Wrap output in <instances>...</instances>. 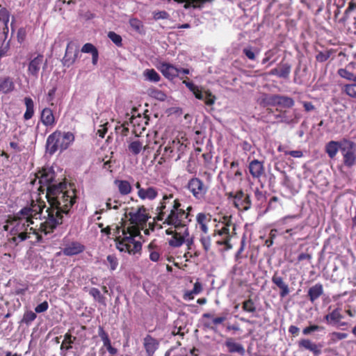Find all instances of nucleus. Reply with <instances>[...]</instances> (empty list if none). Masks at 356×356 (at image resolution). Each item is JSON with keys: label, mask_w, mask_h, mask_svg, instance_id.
Instances as JSON below:
<instances>
[{"label": "nucleus", "mask_w": 356, "mask_h": 356, "mask_svg": "<svg viewBox=\"0 0 356 356\" xmlns=\"http://www.w3.org/2000/svg\"><path fill=\"white\" fill-rule=\"evenodd\" d=\"M341 143L337 141L331 140L328 142L325 145V152L327 154L328 156L330 159H334L339 149L341 150V147H342Z\"/></svg>", "instance_id": "obj_35"}, {"label": "nucleus", "mask_w": 356, "mask_h": 356, "mask_svg": "<svg viewBox=\"0 0 356 356\" xmlns=\"http://www.w3.org/2000/svg\"><path fill=\"white\" fill-rule=\"evenodd\" d=\"M204 324L206 327L213 328L217 325L222 323V316L214 317L213 314L205 313L202 315Z\"/></svg>", "instance_id": "obj_34"}, {"label": "nucleus", "mask_w": 356, "mask_h": 356, "mask_svg": "<svg viewBox=\"0 0 356 356\" xmlns=\"http://www.w3.org/2000/svg\"><path fill=\"white\" fill-rule=\"evenodd\" d=\"M165 232L168 235H172L169 241V245L172 247L181 246L184 242L185 237L189 235L188 227L180 228L179 229L170 227L166 229Z\"/></svg>", "instance_id": "obj_19"}, {"label": "nucleus", "mask_w": 356, "mask_h": 356, "mask_svg": "<svg viewBox=\"0 0 356 356\" xmlns=\"http://www.w3.org/2000/svg\"><path fill=\"white\" fill-rule=\"evenodd\" d=\"M108 38L118 47L122 46V37L113 31H109L108 33Z\"/></svg>", "instance_id": "obj_54"}, {"label": "nucleus", "mask_w": 356, "mask_h": 356, "mask_svg": "<svg viewBox=\"0 0 356 356\" xmlns=\"http://www.w3.org/2000/svg\"><path fill=\"white\" fill-rule=\"evenodd\" d=\"M28 290V285L19 284L15 287L13 293L15 295H24Z\"/></svg>", "instance_id": "obj_60"}, {"label": "nucleus", "mask_w": 356, "mask_h": 356, "mask_svg": "<svg viewBox=\"0 0 356 356\" xmlns=\"http://www.w3.org/2000/svg\"><path fill=\"white\" fill-rule=\"evenodd\" d=\"M56 174L51 168H42V170L38 171L35 174V179L32 182L33 184L38 179V191L40 193H48V189L53 187L57 186L58 184L55 181Z\"/></svg>", "instance_id": "obj_7"}, {"label": "nucleus", "mask_w": 356, "mask_h": 356, "mask_svg": "<svg viewBox=\"0 0 356 356\" xmlns=\"http://www.w3.org/2000/svg\"><path fill=\"white\" fill-rule=\"evenodd\" d=\"M10 20V12L8 10L2 7L0 4V22L2 23V33L4 35V39L6 40L8 37L9 28H8V22Z\"/></svg>", "instance_id": "obj_29"}, {"label": "nucleus", "mask_w": 356, "mask_h": 356, "mask_svg": "<svg viewBox=\"0 0 356 356\" xmlns=\"http://www.w3.org/2000/svg\"><path fill=\"white\" fill-rule=\"evenodd\" d=\"M173 197L172 193L164 194L163 195L162 199L155 209L156 216L154 218L155 221H161L164 224L169 213H171V211L173 209H176L177 206H181L179 200L177 198L173 199Z\"/></svg>", "instance_id": "obj_4"}, {"label": "nucleus", "mask_w": 356, "mask_h": 356, "mask_svg": "<svg viewBox=\"0 0 356 356\" xmlns=\"http://www.w3.org/2000/svg\"><path fill=\"white\" fill-rule=\"evenodd\" d=\"M128 148L133 154L137 155L143 148V143L139 140H135L129 145Z\"/></svg>", "instance_id": "obj_51"}, {"label": "nucleus", "mask_w": 356, "mask_h": 356, "mask_svg": "<svg viewBox=\"0 0 356 356\" xmlns=\"http://www.w3.org/2000/svg\"><path fill=\"white\" fill-rule=\"evenodd\" d=\"M113 236L115 238L116 248L119 251L135 254L141 250V243L135 240L136 236H140V232L138 229L135 228L131 231L128 226V222L127 220H122L120 222V225L116 226L115 229L113 231Z\"/></svg>", "instance_id": "obj_2"}, {"label": "nucleus", "mask_w": 356, "mask_h": 356, "mask_svg": "<svg viewBox=\"0 0 356 356\" xmlns=\"http://www.w3.org/2000/svg\"><path fill=\"white\" fill-rule=\"evenodd\" d=\"M159 70L162 73V74L167 78L168 79L172 80L177 76H178L181 70L175 67V65L168 63H161L159 67Z\"/></svg>", "instance_id": "obj_23"}, {"label": "nucleus", "mask_w": 356, "mask_h": 356, "mask_svg": "<svg viewBox=\"0 0 356 356\" xmlns=\"http://www.w3.org/2000/svg\"><path fill=\"white\" fill-rule=\"evenodd\" d=\"M37 316L35 312L33 311H27L24 313L23 316V322L26 324H29L32 321H33L36 318Z\"/></svg>", "instance_id": "obj_56"}, {"label": "nucleus", "mask_w": 356, "mask_h": 356, "mask_svg": "<svg viewBox=\"0 0 356 356\" xmlns=\"http://www.w3.org/2000/svg\"><path fill=\"white\" fill-rule=\"evenodd\" d=\"M79 54V45L73 41L67 43L65 55L62 59V63L64 66L70 67L72 65Z\"/></svg>", "instance_id": "obj_20"}, {"label": "nucleus", "mask_w": 356, "mask_h": 356, "mask_svg": "<svg viewBox=\"0 0 356 356\" xmlns=\"http://www.w3.org/2000/svg\"><path fill=\"white\" fill-rule=\"evenodd\" d=\"M159 346V341L150 334H147L143 339V347L147 356H153Z\"/></svg>", "instance_id": "obj_24"}, {"label": "nucleus", "mask_w": 356, "mask_h": 356, "mask_svg": "<svg viewBox=\"0 0 356 356\" xmlns=\"http://www.w3.org/2000/svg\"><path fill=\"white\" fill-rule=\"evenodd\" d=\"M74 139V134L71 131L56 130L47 138L46 152L53 155L58 150L65 151L72 145Z\"/></svg>", "instance_id": "obj_3"}, {"label": "nucleus", "mask_w": 356, "mask_h": 356, "mask_svg": "<svg viewBox=\"0 0 356 356\" xmlns=\"http://www.w3.org/2000/svg\"><path fill=\"white\" fill-rule=\"evenodd\" d=\"M188 151V147L179 140H173L169 142L164 147L163 156L167 159H175V161L181 159Z\"/></svg>", "instance_id": "obj_10"}, {"label": "nucleus", "mask_w": 356, "mask_h": 356, "mask_svg": "<svg viewBox=\"0 0 356 356\" xmlns=\"http://www.w3.org/2000/svg\"><path fill=\"white\" fill-rule=\"evenodd\" d=\"M106 261L109 265V269L111 271L115 270L118 266V259L115 254H109L106 257Z\"/></svg>", "instance_id": "obj_53"}, {"label": "nucleus", "mask_w": 356, "mask_h": 356, "mask_svg": "<svg viewBox=\"0 0 356 356\" xmlns=\"http://www.w3.org/2000/svg\"><path fill=\"white\" fill-rule=\"evenodd\" d=\"M330 57V53L328 51H319L316 56V60L318 62L323 63Z\"/></svg>", "instance_id": "obj_58"}, {"label": "nucleus", "mask_w": 356, "mask_h": 356, "mask_svg": "<svg viewBox=\"0 0 356 356\" xmlns=\"http://www.w3.org/2000/svg\"><path fill=\"white\" fill-rule=\"evenodd\" d=\"M240 243H241V246H240L239 249L238 250V251L236 252V255H235L236 260H238L241 258V254L243 252V251L244 250V248H245V238H244L241 239Z\"/></svg>", "instance_id": "obj_63"}, {"label": "nucleus", "mask_w": 356, "mask_h": 356, "mask_svg": "<svg viewBox=\"0 0 356 356\" xmlns=\"http://www.w3.org/2000/svg\"><path fill=\"white\" fill-rule=\"evenodd\" d=\"M127 216L129 217V220L127 221L131 231L135 228L138 229L140 233V230L145 228L147 220L150 218L148 210L143 205L136 209H131Z\"/></svg>", "instance_id": "obj_6"}, {"label": "nucleus", "mask_w": 356, "mask_h": 356, "mask_svg": "<svg viewBox=\"0 0 356 356\" xmlns=\"http://www.w3.org/2000/svg\"><path fill=\"white\" fill-rule=\"evenodd\" d=\"M229 202L232 204L236 208L241 211H247L251 207L250 197L245 194L242 190L236 192H226Z\"/></svg>", "instance_id": "obj_11"}, {"label": "nucleus", "mask_w": 356, "mask_h": 356, "mask_svg": "<svg viewBox=\"0 0 356 356\" xmlns=\"http://www.w3.org/2000/svg\"><path fill=\"white\" fill-rule=\"evenodd\" d=\"M15 83L13 79L8 76H0V93L9 94L15 90Z\"/></svg>", "instance_id": "obj_28"}, {"label": "nucleus", "mask_w": 356, "mask_h": 356, "mask_svg": "<svg viewBox=\"0 0 356 356\" xmlns=\"http://www.w3.org/2000/svg\"><path fill=\"white\" fill-rule=\"evenodd\" d=\"M208 216L204 213H199L197 215V221L198 224L200 225L201 230L207 233V227L206 225V222L208 220Z\"/></svg>", "instance_id": "obj_50"}, {"label": "nucleus", "mask_w": 356, "mask_h": 356, "mask_svg": "<svg viewBox=\"0 0 356 356\" xmlns=\"http://www.w3.org/2000/svg\"><path fill=\"white\" fill-rule=\"evenodd\" d=\"M341 309L337 308L334 309L332 312L325 316L324 318L328 323H337L342 318L343 316L341 314Z\"/></svg>", "instance_id": "obj_39"}, {"label": "nucleus", "mask_w": 356, "mask_h": 356, "mask_svg": "<svg viewBox=\"0 0 356 356\" xmlns=\"http://www.w3.org/2000/svg\"><path fill=\"white\" fill-rule=\"evenodd\" d=\"M49 308V304L47 301H44L42 303L37 305L35 308V313H42L46 312Z\"/></svg>", "instance_id": "obj_61"}, {"label": "nucleus", "mask_w": 356, "mask_h": 356, "mask_svg": "<svg viewBox=\"0 0 356 356\" xmlns=\"http://www.w3.org/2000/svg\"><path fill=\"white\" fill-rule=\"evenodd\" d=\"M341 152L343 154V164L352 167L356 163V144L349 140H343Z\"/></svg>", "instance_id": "obj_14"}, {"label": "nucleus", "mask_w": 356, "mask_h": 356, "mask_svg": "<svg viewBox=\"0 0 356 356\" xmlns=\"http://www.w3.org/2000/svg\"><path fill=\"white\" fill-rule=\"evenodd\" d=\"M45 207L44 202L35 203L32 201L30 206L25 207L19 211V215L29 217V220H33V218H40V215Z\"/></svg>", "instance_id": "obj_18"}, {"label": "nucleus", "mask_w": 356, "mask_h": 356, "mask_svg": "<svg viewBox=\"0 0 356 356\" xmlns=\"http://www.w3.org/2000/svg\"><path fill=\"white\" fill-rule=\"evenodd\" d=\"M147 250L149 252V259L154 262L158 261L160 258V248H158L154 241L149 243Z\"/></svg>", "instance_id": "obj_40"}, {"label": "nucleus", "mask_w": 356, "mask_h": 356, "mask_svg": "<svg viewBox=\"0 0 356 356\" xmlns=\"http://www.w3.org/2000/svg\"><path fill=\"white\" fill-rule=\"evenodd\" d=\"M242 309L248 313H254L257 310L256 305L253 300L250 298L245 300L242 303Z\"/></svg>", "instance_id": "obj_46"}, {"label": "nucleus", "mask_w": 356, "mask_h": 356, "mask_svg": "<svg viewBox=\"0 0 356 356\" xmlns=\"http://www.w3.org/2000/svg\"><path fill=\"white\" fill-rule=\"evenodd\" d=\"M24 103L26 106V111L23 115L24 120L31 119L35 114V104L34 102L30 97H25L24 98Z\"/></svg>", "instance_id": "obj_33"}, {"label": "nucleus", "mask_w": 356, "mask_h": 356, "mask_svg": "<svg viewBox=\"0 0 356 356\" xmlns=\"http://www.w3.org/2000/svg\"><path fill=\"white\" fill-rule=\"evenodd\" d=\"M144 75L149 81L159 82L161 79L160 75L154 69H147L144 72Z\"/></svg>", "instance_id": "obj_47"}, {"label": "nucleus", "mask_w": 356, "mask_h": 356, "mask_svg": "<svg viewBox=\"0 0 356 356\" xmlns=\"http://www.w3.org/2000/svg\"><path fill=\"white\" fill-rule=\"evenodd\" d=\"M130 26L136 33L143 34L145 33L144 25L141 20L138 18H131L129 21Z\"/></svg>", "instance_id": "obj_43"}, {"label": "nucleus", "mask_w": 356, "mask_h": 356, "mask_svg": "<svg viewBox=\"0 0 356 356\" xmlns=\"http://www.w3.org/2000/svg\"><path fill=\"white\" fill-rule=\"evenodd\" d=\"M332 336L333 337V339L342 340L348 337V334L345 332H334L332 333Z\"/></svg>", "instance_id": "obj_64"}, {"label": "nucleus", "mask_w": 356, "mask_h": 356, "mask_svg": "<svg viewBox=\"0 0 356 356\" xmlns=\"http://www.w3.org/2000/svg\"><path fill=\"white\" fill-rule=\"evenodd\" d=\"M225 345L230 353H238L241 356L245 355V350L243 346L237 343L232 338H228L225 341Z\"/></svg>", "instance_id": "obj_30"}, {"label": "nucleus", "mask_w": 356, "mask_h": 356, "mask_svg": "<svg viewBox=\"0 0 356 356\" xmlns=\"http://www.w3.org/2000/svg\"><path fill=\"white\" fill-rule=\"evenodd\" d=\"M170 15L165 10H159L153 12V18L157 21L159 19H169Z\"/></svg>", "instance_id": "obj_55"}, {"label": "nucleus", "mask_w": 356, "mask_h": 356, "mask_svg": "<svg viewBox=\"0 0 356 356\" xmlns=\"http://www.w3.org/2000/svg\"><path fill=\"white\" fill-rule=\"evenodd\" d=\"M284 154L290 155L294 158H301L303 156V153L300 150L286 151Z\"/></svg>", "instance_id": "obj_62"}, {"label": "nucleus", "mask_w": 356, "mask_h": 356, "mask_svg": "<svg viewBox=\"0 0 356 356\" xmlns=\"http://www.w3.org/2000/svg\"><path fill=\"white\" fill-rule=\"evenodd\" d=\"M183 83L187 86L197 99L203 100L207 106H211L214 103L216 97L210 92L202 90L191 81H184Z\"/></svg>", "instance_id": "obj_15"}, {"label": "nucleus", "mask_w": 356, "mask_h": 356, "mask_svg": "<svg viewBox=\"0 0 356 356\" xmlns=\"http://www.w3.org/2000/svg\"><path fill=\"white\" fill-rule=\"evenodd\" d=\"M264 106H280L282 108H291L295 102L293 98L281 95H266L261 100Z\"/></svg>", "instance_id": "obj_8"}, {"label": "nucleus", "mask_w": 356, "mask_h": 356, "mask_svg": "<svg viewBox=\"0 0 356 356\" xmlns=\"http://www.w3.org/2000/svg\"><path fill=\"white\" fill-rule=\"evenodd\" d=\"M114 184L118 187L120 193L122 195H127L132 191L130 183L127 180L115 179Z\"/></svg>", "instance_id": "obj_38"}, {"label": "nucleus", "mask_w": 356, "mask_h": 356, "mask_svg": "<svg viewBox=\"0 0 356 356\" xmlns=\"http://www.w3.org/2000/svg\"><path fill=\"white\" fill-rule=\"evenodd\" d=\"M88 293L94 298L95 300L104 306L106 305V298L101 293L98 289L94 287L91 288L88 291Z\"/></svg>", "instance_id": "obj_44"}, {"label": "nucleus", "mask_w": 356, "mask_h": 356, "mask_svg": "<svg viewBox=\"0 0 356 356\" xmlns=\"http://www.w3.org/2000/svg\"><path fill=\"white\" fill-rule=\"evenodd\" d=\"M243 53L245 55V56L251 60H254L256 58V54L254 51V48L251 46L247 47L243 49Z\"/></svg>", "instance_id": "obj_57"}, {"label": "nucleus", "mask_w": 356, "mask_h": 356, "mask_svg": "<svg viewBox=\"0 0 356 356\" xmlns=\"http://www.w3.org/2000/svg\"><path fill=\"white\" fill-rule=\"evenodd\" d=\"M341 90L346 95L356 99V79L352 83L345 84Z\"/></svg>", "instance_id": "obj_41"}, {"label": "nucleus", "mask_w": 356, "mask_h": 356, "mask_svg": "<svg viewBox=\"0 0 356 356\" xmlns=\"http://www.w3.org/2000/svg\"><path fill=\"white\" fill-rule=\"evenodd\" d=\"M98 334L103 342L104 346L106 347V348H108L112 346L108 333L101 326H99L98 328Z\"/></svg>", "instance_id": "obj_48"}, {"label": "nucleus", "mask_w": 356, "mask_h": 356, "mask_svg": "<svg viewBox=\"0 0 356 356\" xmlns=\"http://www.w3.org/2000/svg\"><path fill=\"white\" fill-rule=\"evenodd\" d=\"M47 65V61L44 59V56L39 54L35 57L30 58L28 64L27 73L30 76L38 79L41 67L45 69Z\"/></svg>", "instance_id": "obj_16"}, {"label": "nucleus", "mask_w": 356, "mask_h": 356, "mask_svg": "<svg viewBox=\"0 0 356 356\" xmlns=\"http://www.w3.org/2000/svg\"><path fill=\"white\" fill-rule=\"evenodd\" d=\"M224 250L232 249L239 240L236 233V225L224 216Z\"/></svg>", "instance_id": "obj_13"}, {"label": "nucleus", "mask_w": 356, "mask_h": 356, "mask_svg": "<svg viewBox=\"0 0 356 356\" xmlns=\"http://www.w3.org/2000/svg\"><path fill=\"white\" fill-rule=\"evenodd\" d=\"M355 10H356V3L351 1L349 2L348 7L344 12L343 20L346 21L348 18L350 13Z\"/></svg>", "instance_id": "obj_59"}, {"label": "nucleus", "mask_w": 356, "mask_h": 356, "mask_svg": "<svg viewBox=\"0 0 356 356\" xmlns=\"http://www.w3.org/2000/svg\"><path fill=\"white\" fill-rule=\"evenodd\" d=\"M272 282L280 289V296L282 298H285L289 294V285L284 281L283 277L278 275L277 272H275L273 275Z\"/></svg>", "instance_id": "obj_25"}, {"label": "nucleus", "mask_w": 356, "mask_h": 356, "mask_svg": "<svg viewBox=\"0 0 356 356\" xmlns=\"http://www.w3.org/2000/svg\"><path fill=\"white\" fill-rule=\"evenodd\" d=\"M30 234L31 232H29L28 231L12 234L13 236L10 238V241H13L16 245H17L19 242H22L27 238H29Z\"/></svg>", "instance_id": "obj_45"}, {"label": "nucleus", "mask_w": 356, "mask_h": 356, "mask_svg": "<svg viewBox=\"0 0 356 356\" xmlns=\"http://www.w3.org/2000/svg\"><path fill=\"white\" fill-rule=\"evenodd\" d=\"M85 246L78 241H73L65 245L63 249V253L65 256H73L83 252Z\"/></svg>", "instance_id": "obj_27"}, {"label": "nucleus", "mask_w": 356, "mask_h": 356, "mask_svg": "<svg viewBox=\"0 0 356 356\" xmlns=\"http://www.w3.org/2000/svg\"><path fill=\"white\" fill-rule=\"evenodd\" d=\"M159 188L154 186H148L144 188L143 191L140 190L141 192L138 197L143 200H148L152 201L157 197L159 195Z\"/></svg>", "instance_id": "obj_31"}, {"label": "nucleus", "mask_w": 356, "mask_h": 356, "mask_svg": "<svg viewBox=\"0 0 356 356\" xmlns=\"http://www.w3.org/2000/svg\"><path fill=\"white\" fill-rule=\"evenodd\" d=\"M298 346L299 349L309 350L316 356H318L321 353L322 345L316 343L309 339H300Z\"/></svg>", "instance_id": "obj_21"}, {"label": "nucleus", "mask_w": 356, "mask_h": 356, "mask_svg": "<svg viewBox=\"0 0 356 356\" xmlns=\"http://www.w3.org/2000/svg\"><path fill=\"white\" fill-rule=\"evenodd\" d=\"M279 77L283 79H288L291 73V65L288 63L282 61L278 65Z\"/></svg>", "instance_id": "obj_42"}, {"label": "nucleus", "mask_w": 356, "mask_h": 356, "mask_svg": "<svg viewBox=\"0 0 356 356\" xmlns=\"http://www.w3.org/2000/svg\"><path fill=\"white\" fill-rule=\"evenodd\" d=\"M83 53L92 54V63L96 65L98 62L99 52L97 49L92 43H86L81 48Z\"/></svg>", "instance_id": "obj_36"}, {"label": "nucleus", "mask_w": 356, "mask_h": 356, "mask_svg": "<svg viewBox=\"0 0 356 356\" xmlns=\"http://www.w3.org/2000/svg\"><path fill=\"white\" fill-rule=\"evenodd\" d=\"M6 222L13 227L10 230L11 234L28 231L29 229L33 230V228H29V226L33 224V221L29 220V217L19 215V212L13 216L9 215Z\"/></svg>", "instance_id": "obj_9"}, {"label": "nucleus", "mask_w": 356, "mask_h": 356, "mask_svg": "<svg viewBox=\"0 0 356 356\" xmlns=\"http://www.w3.org/2000/svg\"><path fill=\"white\" fill-rule=\"evenodd\" d=\"M338 74L341 77L348 81H354L356 79V74L350 72L348 68H340L337 71Z\"/></svg>", "instance_id": "obj_49"}, {"label": "nucleus", "mask_w": 356, "mask_h": 356, "mask_svg": "<svg viewBox=\"0 0 356 356\" xmlns=\"http://www.w3.org/2000/svg\"><path fill=\"white\" fill-rule=\"evenodd\" d=\"M192 210L191 207H188L185 211L181 207H178L176 209L169 213L164 224L173 226V228L179 229L180 228L188 227V224L191 222L190 211Z\"/></svg>", "instance_id": "obj_5"}, {"label": "nucleus", "mask_w": 356, "mask_h": 356, "mask_svg": "<svg viewBox=\"0 0 356 356\" xmlns=\"http://www.w3.org/2000/svg\"><path fill=\"white\" fill-rule=\"evenodd\" d=\"M40 122L47 128H53L56 124V119L54 114V112L50 108H44L40 113Z\"/></svg>", "instance_id": "obj_22"}, {"label": "nucleus", "mask_w": 356, "mask_h": 356, "mask_svg": "<svg viewBox=\"0 0 356 356\" xmlns=\"http://www.w3.org/2000/svg\"><path fill=\"white\" fill-rule=\"evenodd\" d=\"M76 337L72 336L70 330H68L64 335V339L60 345V349L61 351H67L72 348V344L76 341Z\"/></svg>", "instance_id": "obj_37"}, {"label": "nucleus", "mask_w": 356, "mask_h": 356, "mask_svg": "<svg viewBox=\"0 0 356 356\" xmlns=\"http://www.w3.org/2000/svg\"><path fill=\"white\" fill-rule=\"evenodd\" d=\"M227 185L239 186L243 179L242 172L238 167V163L233 161L230 164L229 170L226 172Z\"/></svg>", "instance_id": "obj_17"}, {"label": "nucleus", "mask_w": 356, "mask_h": 356, "mask_svg": "<svg viewBox=\"0 0 356 356\" xmlns=\"http://www.w3.org/2000/svg\"><path fill=\"white\" fill-rule=\"evenodd\" d=\"M248 169L253 178L259 179L264 174V163L257 159L250 162Z\"/></svg>", "instance_id": "obj_26"}, {"label": "nucleus", "mask_w": 356, "mask_h": 356, "mask_svg": "<svg viewBox=\"0 0 356 356\" xmlns=\"http://www.w3.org/2000/svg\"><path fill=\"white\" fill-rule=\"evenodd\" d=\"M187 189L197 200H202L209 191V186L198 177H193L188 181Z\"/></svg>", "instance_id": "obj_12"}, {"label": "nucleus", "mask_w": 356, "mask_h": 356, "mask_svg": "<svg viewBox=\"0 0 356 356\" xmlns=\"http://www.w3.org/2000/svg\"><path fill=\"white\" fill-rule=\"evenodd\" d=\"M323 293V286L321 283H317L310 287L307 292V296L311 302L314 303Z\"/></svg>", "instance_id": "obj_32"}, {"label": "nucleus", "mask_w": 356, "mask_h": 356, "mask_svg": "<svg viewBox=\"0 0 356 356\" xmlns=\"http://www.w3.org/2000/svg\"><path fill=\"white\" fill-rule=\"evenodd\" d=\"M325 330V327L323 326L312 324L309 325V326L305 327L302 330V334L304 335H309L312 332H316V331H323Z\"/></svg>", "instance_id": "obj_52"}, {"label": "nucleus", "mask_w": 356, "mask_h": 356, "mask_svg": "<svg viewBox=\"0 0 356 356\" xmlns=\"http://www.w3.org/2000/svg\"><path fill=\"white\" fill-rule=\"evenodd\" d=\"M46 197L49 207L46 209L45 220L41 223L39 229L45 235L52 233L58 225L63 222L65 216H68L76 202V190L74 184H67L64 181L58 183L57 186L49 188Z\"/></svg>", "instance_id": "obj_1"}]
</instances>
